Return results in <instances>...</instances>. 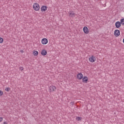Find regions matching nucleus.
Here are the masks:
<instances>
[{
    "label": "nucleus",
    "mask_w": 124,
    "mask_h": 124,
    "mask_svg": "<svg viewBox=\"0 0 124 124\" xmlns=\"http://www.w3.org/2000/svg\"><path fill=\"white\" fill-rule=\"evenodd\" d=\"M33 8L35 11H38L40 9V7H39V4L37 3H35L33 5Z\"/></svg>",
    "instance_id": "nucleus-1"
},
{
    "label": "nucleus",
    "mask_w": 124,
    "mask_h": 124,
    "mask_svg": "<svg viewBox=\"0 0 124 124\" xmlns=\"http://www.w3.org/2000/svg\"><path fill=\"white\" fill-rule=\"evenodd\" d=\"M120 30H116L114 31V34L115 35V36H116V37H118V36H120Z\"/></svg>",
    "instance_id": "nucleus-2"
},
{
    "label": "nucleus",
    "mask_w": 124,
    "mask_h": 124,
    "mask_svg": "<svg viewBox=\"0 0 124 124\" xmlns=\"http://www.w3.org/2000/svg\"><path fill=\"white\" fill-rule=\"evenodd\" d=\"M77 78L78 80H81V79H83V74L81 73H78L77 75Z\"/></svg>",
    "instance_id": "nucleus-3"
},
{
    "label": "nucleus",
    "mask_w": 124,
    "mask_h": 124,
    "mask_svg": "<svg viewBox=\"0 0 124 124\" xmlns=\"http://www.w3.org/2000/svg\"><path fill=\"white\" fill-rule=\"evenodd\" d=\"M89 80V78L87 77H84L82 78V82L83 83H85V84H87L88 83V80Z\"/></svg>",
    "instance_id": "nucleus-4"
},
{
    "label": "nucleus",
    "mask_w": 124,
    "mask_h": 124,
    "mask_svg": "<svg viewBox=\"0 0 124 124\" xmlns=\"http://www.w3.org/2000/svg\"><path fill=\"white\" fill-rule=\"evenodd\" d=\"M121 26H122V24L120 21H117L115 23V27L117 29H119V28H121Z\"/></svg>",
    "instance_id": "nucleus-5"
},
{
    "label": "nucleus",
    "mask_w": 124,
    "mask_h": 124,
    "mask_svg": "<svg viewBox=\"0 0 124 124\" xmlns=\"http://www.w3.org/2000/svg\"><path fill=\"white\" fill-rule=\"evenodd\" d=\"M50 92H55V90L57 88H56L54 86H51L49 87Z\"/></svg>",
    "instance_id": "nucleus-6"
},
{
    "label": "nucleus",
    "mask_w": 124,
    "mask_h": 124,
    "mask_svg": "<svg viewBox=\"0 0 124 124\" xmlns=\"http://www.w3.org/2000/svg\"><path fill=\"white\" fill-rule=\"evenodd\" d=\"M47 43H48V40L47 39L44 38L42 40V44H43V45L47 44Z\"/></svg>",
    "instance_id": "nucleus-7"
},
{
    "label": "nucleus",
    "mask_w": 124,
    "mask_h": 124,
    "mask_svg": "<svg viewBox=\"0 0 124 124\" xmlns=\"http://www.w3.org/2000/svg\"><path fill=\"white\" fill-rule=\"evenodd\" d=\"M89 61L91 62H95V57L93 56H92L91 57V58H89Z\"/></svg>",
    "instance_id": "nucleus-8"
},
{
    "label": "nucleus",
    "mask_w": 124,
    "mask_h": 124,
    "mask_svg": "<svg viewBox=\"0 0 124 124\" xmlns=\"http://www.w3.org/2000/svg\"><path fill=\"white\" fill-rule=\"evenodd\" d=\"M83 31L84 33H86V34L89 33V30L88 29V27H84L83 28Z\"/></svg>",
    "instance_id": "nucleus-9"
},
{
    "label": "nucleus",
    "mask_w": 124,
    "mask_h": 124,
    "mask_svg": "<svg viewBox=\"0 0 124 124\" xmlns=\"http://www.w3.org/2000/svg\"><path fill=\"white\" fill-rule=\"evenodd\" d=\"M41 54L42 56H46L47 55V51L45 50V49H43L42 50Z\"/></svg>",
    "instance_id": "nucleus-10"
},
{
    "label": "nucleus",
    "mask_w": 124,
    "mask_h": 124,
    "mask_svg": "<svg viewBox=\"0 0 124 124\" xmlns=\"http://www.w3.org/2000/svg\"><path fill=\"white\" fill-rule=\"evenodd\" d=\"M41 11L45 12L46 10H47V6H42V7L41 8Z\"/></svg>",
    "instance_id": "nucleus-11"
},
{
    "label": "nucleus",
    "mask_w": 124,
    "mask_h": 124,
    "mask_svg": "<svg viewBox=\"0 0 124 124\" xmlns=\"http://www.w3.org/2000/svg\"><path fill=\"white\" fill-rule=\"evenodd\" d=\"M69 17H75V13H73V12H69Z\"/></svg>",
    "instance_id": "nucleus-12"
},
{
    "label": "nucleus",
    "mask_w": 124,
    "mask_h": 124,
    "mask_svg": "<svg viewBox=\"0 0 124 124\" xmlns=\"http://www.w3.org/2000/svg\"><path fill=\"white\" fill-rule=\"evenodd\" d=\"M33 55H34V56H37V55H38V51H33Z\"/></svg>",
    "instance_id": "nucleus-13"
},
{
    "label": "nucleus",
    "mask_w": 124,
    "mask_h": 124,
    "mask_svg": "<svg viewBox=\"0 0 124 124\" xmlns=\"http://www.w3.org/2000/svg\"><path fill=\"white\" fill-rule=\"evenodd\" d=\"M120 23L122 25H124V18H122L121 19Z\"/></svg>",
    "instance_id": "nucleus-14"
},
{
    "label": "nucleus",
    "mask_w": 124,
    "mask_h": 124,
    "mask_svg": "<svg viewBox=\"0 0 124 124\" xmlns=\"http://www.w3.org/2000/svg\"><path fill=\"white\" fill-rule=\"evenodd\" d=\"M10 88L9 87H7L5 88V91H6V92H9V91H10Z\"/></svg>",
    "instance_id": "nucleus-15"
},
{
    "label": "nucleus",
    "mask_w": 124,
    "mask_h": 124,
    "mask_svg": "<svg viewBox=\"0 0 124 124\" xmlns=\"http://www.w3.org/2000/svg\"><path fill=\"white\" fill-rule=\"evenodd\" d=\"M76 120L77 121H81V120H82V118H81V117H77L76 118Z\"/></svg>",
    "instance_id": "nucleus-16"
},
{
    "label": "nucleus",
    "mask_w": 124,
    "mask_h": 124,
    "mask_svg": "<svg viewBox=\"0 0 124 124\" xmlns=\"http://www.w3.org/2000/svg\"><path fill=\"white\" fill-rule=\"evenodd\" d=\"M1 95H3V92L1 90H0V96H1Z\"/></svg>",
    "instance_id": "nucleus-17"
},
{
    "label": "nucleus",
    "mask_w": 124,
    "mask_h": 124,
    "mask_svg": "<svg viewBox=\"0 0 124 124\" xmlns=\"http://www.w3.org/2000/svg\"><path fill=\"white\" fill-rule=\"evenodd\" d=\"M3 42V39L0 37V43H2Z\"/></svg>",
    "instance_id": "nucleus-18"
},
{
    "label": "nucleus",
    "mask_w": 124,
    "mask_h": 124,
    "mask_svg": "<svg viewBox=\"0 0 124 124\" xmlns=\"http://www.w3.org/2000/svg\"><path fill=\"white\" fill-rule=\"evenodd\" d=\"M19 69L21 70V71H23V70H24V68H23L22 67H19Z\"/></svg>",
    "instance_id": "nucleus-19"
},
{
    "label": "nucleus",
    "mask_w": 124,
    "mask_h": 124,
    "mask_svg": "<svg viewBox=\"0 0 124 124\" xmlns=\"http://www.w3.org/2000/svg\"><path fill=\"white\" fill-rule=\"evenodd\" d=\"M3 120V118L2 117H0V122H2Z\"/></svg>",
    "instance_id": "nucleus-20"
},
{
    "label": "nucleus",
    "mask_w": 124,
    "mask_h": 124,
    "mask_svg": "<svg viewBox=\"0 0 124 124\" xmlns=\"http://www.w3.org/2000/svg\"><path fill=\"white\" fill-rule=\"evenodd\" d=\"M70 104H71V105H74V102H71Z\"/></svg>",
    "instance_id": "nucleus-21"
},
{
    "label": "nucleus",
    "mask_w": 124,
    "mask_h": 124,
    "mask_svg": "<svg viewBox=\"0 0 124 124\" xmlns=\"http://www.w3.org/2000/svg\"><path fill=\"white\" fill-rule=\"evenodd\" d=\"M8 123H7V122H4L3 123V124H7Z\"/></svg>",
    "instance_id": "nucleus-22"
},
{
    "label": "nucleus",
    "mask_w": 124,
    "mask_h": 124,
    "mask_svg": "<svg viewBox=\"0 0 124 124\" xmlns=\"http://www.w3.org/2000/svg\"><path fill=\"white\" fill-rule=\"evenodd\" d=\"M23 52H24V51H21V53H23Z\"/></svg>",
    "instance_id": "nucleus-23"
},
{
    "label": "nucleus",
    "mask_w": 124,
    "mask_h": 124,
    "mask_svg": "<svg viewBox=\"0 0 124 124\" xmlns=\"http://www.w3.org/2000/svg\"><path fill=\"white\" fill-rule=\"evenodd\" d=\"M23 52H24V51H21V53H23Z\"/></svg>",
    "instance_id": "nucleus-24"
}]
</instances>
